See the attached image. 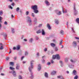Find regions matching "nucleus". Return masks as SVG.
<instances>
[{
    "label": "nucleus",
    "mask_w": 79,
    "mask_h": 79,
    "mask_svg": "<svg viewBox=\"0 0 79 79\" xmlns=\"http://www.w3.org/2000/svg\"><path fill=\"white\" fill-rule=\"evenodd\" d=\"M31 8L34 10V13H39V10H37V6L36 5L33 6L31 7Z\"/></svg>",
    "instance_id": "f257e3e1"
},
{
    "label": "nucleus",
    "mask_w": 79,
    "mask_h": 79,
    "mask_svg": "<svg viewBox=\"0 0 79 79\" xmlns=\"http://www.w3.org/2000/svg\"><path fill=\"white\" fill-rule=\"evenodd\" d=\"M34 61V60H32L30 62V66L29 67V70L31 73H32V69H33V63Z\"/></svg>",
    "instance_id": "f03ea898"
},
{
    "label": "nucleus",
    "mask_w": 79,
    "mask_h": 79,
    "mask_svg": "<svg viewBox=\"0 0 79 79\" xmlns=\"http://www.w3.org/2000/svg\"><path fill=\"white\" fill-rule=\"evenodd\" d=\"M52 58L53 60H55V59L60 60V56H59V55L58 54L53 55Z\"/></svg>",
    "instance_id": "7ed1b4c3"
},
{
    "label": "nucleus",
    "mask_w": 79,
    "mask_h": 79,
    "mask_svg": "<svg viewBox=\"0 0 79 79\" xmlns=\"http://www.w3.org/2000/svg\"><path fill=\"white\" fill-rule=\"evenodd\" d=\"M41 34L42 35H45V30L44 29H41Z\"/></svg>",
    "instance_id": "20e7f679"
},
{
    "label": "nucleus",
    "mask_w": 79,
    "mask_h": 79,
    "mask_svg": "<svg viewBox=\"0 0 79 79\" xmlns=\"http://www.w3.org/2000/svg\"><path fill=\"white\" fill-rule=\"evenodd\" d=\"M28 21V22H29L30 23H31V17H30L29 16H27L26 17Z\"/></svg>",
    "instance_id": "39448f33"
},
{
    "label": "nucleus",
    "mask_w": 79,
    "mask_h": 79,
    "mask_svg": "<svg viewBox=\"0 0 79 79\" xmlns=\"http://www.w3.org/2000/svg\"><path fill=\"white\" fill-rule=\"evenodd\" d=\"M20 48H21V46L19 45H18L16 47V50H20Z\"/></svg>",
    "instance_id": "423d86ee"
},
{
    "label": "nucleus",
    "mask_w": 79,
    "mask_h": 79,
    "mask_svg": "<svg viewBox=\"0 0 79 79\" xmlns=\"http://www.w3.org/2000/svg\"><path fill=\"white\" fill-rule=\"evenodd\" d=\"M72 44L73 47H76V46H77V43L76 41H73V43Z\"/></svg>",
    "instance_id": "0eeeda50"
},
{
    "label": "nucleus",
    "mask_w": 79,
    "mask_h": 79,
    "mask_svg": "<svg viewBox=\"0 0 79 79\" xmlns=\"http://www.w3.org/2000/svg\"><path fill=\"white\" fill-rule=\"evenodd\" d=\"M56 72L53 71L51 73V74L52 76L56 74Z\"/></svg>",
    "instance_id": "6e6552de"
},
{
    "label": "nucleus",
    "mask_w": 79,
    "mask_h": 79,
    "mask_svg": "<svg viewBox=\"0 0 79 79\" xmlns=\"http://www.w3.org/2000/svg\"><path fill=\"white\" fill-rule=\"evenodd\" d=\"M0 50H3V46L2 43H0Z\"/></svg>",
    "instance_id": "1a4fd4ad"
},
{
    "label": "nucleus",
    "mask_w": 79,
    "mask_h": 79,
    "mask_svg": "<svg viewBox=\"0 0 79 79\" xmlns=\"http://www.w3.org/2000/svg\"><path fill=\"white\" fill-rule=\"evenodd\" d=\"M45 4H46L47 6H49V5H50V3H49V2H48V1L45 0Z\"/></svg>",
    "instance_id": "9d476101"
},
{
    "label": "nucleus",
    "mask_w": 79,
    "mask_h": 79,
    "mask_svg": "<svg viewBox=\"0 0 79 79\" xmlns=\"http://www.w3.org/2000/svg\"><path fill=\"white\" fill-rule=\"evenodd\" d=\"M16 69H17L18 70H19V64H16Z\"/></svg>",
    "instance_id": "9b49d317"
},
{
    "label": "nucleus",
    "mask_w": 79,
    "mask_h": 79,
    "mask_svg": "<svg viewBox=\"0 0 79 79\" xmlns=\"http://www.w3.org/2000/svg\"><path fill=\"white\" fill-rule=\"evenodd\" d=\"M60 66L61 67H63V61L61 60L60 61Z\"/></svg>",
    "instance_id": "f8f14e48"
},
{
    "label": "nucleus",
    "mask_w": 79,
    "mask_h": 79,
    "mask_svg": "<svg viewBox=\"0 0 79 79\" xmlns=\"http://www.w3.org/2000/svg\"><path fill=\"white\" fill-rule=\"evenodd\" d=\"M47 27H48V29L50 30L51 29V27H50V25L48 23L47 24Z\"/></svg>",
    "instance_id": "ddd939ff"
},
{
    "label": "nucleus",
    "mask_w": 79,
    "mask_h": 79,
    "mask_svg": "<svg viewBox=\"0 0 79 79\" xmlns=\"http://www.w3.org/2000/svg\"><path fill=\"white\" fill-rule=\"evenodd\" d=\"M73 75H76V74H77V72H76V70H73Z\"/></svg>",
    "instance_id": "4468645a"
},
{
    "label": "nucleus",
    "mask_w": 79,
    "mask_h": 79,
    "mask_svg": "<svg viewBox=\"0 0 79 79\" xmlns=\"http://www.w3.org/2000/svg\"><path fill=\"white\" fill-rule=\"evenodd\" d=\"M13 75L15 77H16V72L15 71H13V72L12 73Z\"/></svg>",
    "instance_id": "2eb2a0df"
},
{
    "label": "nucleus",
    "mask_w": 79,
    "mask_h": 79,
    "mask_svg": "<svg viewBox=\"0 0 79 79\" xmlns=\"http://www.w3.org/2000/svg\"><path fill=\"white\" fill-rule=\"evenodd\" d=\"M38 67V71H39L41 69V66L40 65V64H39Z\"/></svg>",
    "instance_id": "dca6fc26"
},
{
    "label": "nucleus",
    "mask_w": 79,
    "mask_h": 79,
    "mask_svg": "<svg viewBox=\"0 0 79 79\" xmlns=\"http://www.w3.org/2000/svg\"><path fill=\"white\" fill-rule=\"evenodd\" d=\"M56 12L57 14V15H60V11L58 10H56Z\"/></svg>",
    "instance_id": "f3484780"
},
{
    "label": "nucleus",
    "mask_w": 79,
    "mask_h": 79,
    "mask_svg": "<svg viewBox=\"0 0 79 79\" xmlns=\"http://www.w3.org/2000/svg\"><path fill=\"white\" fill-rule=\"evenodd\" d=\"M44 76L45 77H48V74L47 72H45L44 73Z\"/></svg>",
    "instance_id": "a211bd4d"
},
{
    "label": "nucleus",
    "mask_w": 79,
    "mask_h": 79,
    "mask_svg": "<svg viewBox=\"0 0 79 79\" xmlns=\"http://www.w3.org/2000/svg\"><path fill=\"white\" fill-rule=\"evenodd\" d=\"M60 34H61V35H63L64 34V31H63L61 30L60 31Z\"/></svg>",
    "instance_id": "6ab92c4d"
},
{
    "label": "nucleus",
    "mask_w": 79,
    "mask_h": 79,
    "mask_svg": "<svg viewBox=\"0 0 79 79\" xmlns=\"http://www.w3.org/2000/svg\"><path fill=\"white\" fill-rule=\"evenodd\" d=\"M50 45L52 47H55V44L53 43H51Z\"/></svg>",
    "instance_id": "aec40b11"
},
{
    "label": "nucleus",
    "mask_w": 79,
    "mask_h": 79,
    "mask_svg": "<svg viewBox=\"0 0 79 79\" xmlns=\"http://www.w3.org/2000/svg\"><path fill=\"white\" fill-rule=\"evenodd\" d=\"M37 34H40V33H41V29L38 30L36 31Z\"/></svg>",
    "instance_id": "412c9836"
},
{
    "label": "nucleus",
    "mask_w": 79,
    "mask_h": 79,
    "mask_svg": "<svg viewBox=\"0 0 79 79\" xmlns=\"http://www.w3.org/2000/svg\"><path fill=\"white\" fill-rule=\"evenodd\" d=\"M33 41V38H31L30 39V40H29V42L30 43H32V42Z\"/></svg>",
    "instance_id": "4be33fe9"
},
{
    "label": "nucleus",
    "mask_w": 79,
    "mask_h": 79,
    "mask_svg": "<svg viewBox=\"0 0 79 79\" xmlns=\"http://www.w3.org/2000/svg\"><path fill=\"white\" fill-rule=\"evenodd\" d=\"M28 54H29V53H28V52H27V51H25V56H27Z\"/></svg>",
    "instance_id": "5701e85b"
},
{
    "label": "nucleus",
    "mask_w": 79,
    "mask_h": 79,
    "mask_svg": "<svg viewBox=\"0 0 79 79\" xmlns=\"http://www.w3.org/2000/svg\"><path fill=\"white\" fill-rule=\"evenodd\" d=\"M1 35H3L5 37H6L7 36V34L6 33H1Z\"/></svg>",
    "instance_id": "b1692460"
},
{
    "label": "nucleus",
    "mask_w": 79,
    "mask_h": 79,
    "mask_svg": "<svg viewBox=\"0 0 79 79\" xmlns=\"http://www.w3.org/2000/svg\"><path fill=\"white\" fill-rule=\"evenodd\" d=\"M30 79H33L34 78V76L32 75V73H31V76L30 77Z\"/></svg>",
    "instance_id": "393cba45"
},
{
    "label": "nucleus",
    "mask_w": 79,
    "mask_h": 79,
    "mask_svg": "<svg viewBox=\"0 0 79 79\" xmlns=\"http://www.w3.org/2000/svg\"><path fill=\"white\" fill-rule=\"evenodd\" d=\"M34 22L35 24H36V23H37V19H36V18H35L34 19Z\"/></svg>",
    "instance_id": "a878e982"
},
{
    "label": "nucleus",
    "mask_w": 79,
    "mask_h": 79,
    "mask_svg": "<svg viewBox=\"0 0 79 79\" xmlns=\"http://www.w3.org/2000/svg\"><path fill=\"white\" fill-rule=\"evenodd\" d=\"M10 69H11V70H12V71H14L15 70V68L13 67H10Z\"/></svg>",
    "instance_id": "bb28decb"
},
{
    "label": "nucleus",
    "mask_w": 79,
    "mask_h": 79,
    "mask_svg": "<svg viewBox=\"0 0 79 79\" xmlns=\"http://www.w3.org/2000/svg\"><path fill=\"white\" fill-rule=\"evenodd\" d=\"M76 21L77 22V23L79 24V18H78L76 19Z\"/></svg>",
    "instance_id": "cd10ccee"
},
{
    "label": "nucleus",
    "mask_w": 79,
    "mask_h": 79,
    "mask_svg": "<svg viewBox=\"0 0 79 79\" xmlns=\"http://www.w3.org/2000/svg\"><path fill=\"white\" fill-rule=\"evenodd\" d=\"M19 7H17L16 9V11L17 12H19Z\"/></svg>",
    "instance_id": "c85d7f7f"
},
{
    "label": "nucleus",
    "mask_w": 79,
    "mask_h": 79,
    "mask_svg": "<svg viewBox=\"0 0 79 79\" xmlns=\"http://www.w3.org/2000/svg\"><path fill=\"white\" fill-rule=\"evenodd\" d=\"M55 23L56 24H58V23H59L58 20H56L55 21Z\"/></svg>",
    "instance_id": "c756f323"
},
{
    "label": "nucleus",
    "mask_w": 79,
    "mask_h": 79,
    "mask_svg": "<svg viewBox=\"0 0 79 79\" xmlns=\"http://www.w3.org/2000/svg\"><path fill=\"white\" fill-rule=\"evenodd\" d=\"M3 19V18L2 17L0 16V23H2V20Z\"/></svg>",
    "instance_id": "7c9ffc66"
},
{
    "label": "nucleus",
    "mask_w": 79,
    "mask_h": 79,
    "mask_svg": "<svg viewBox=\"0 0 79 79\" xmlns=\"http://www.w3.org/2000/svg\"><path fill=\"white\" fill-rule=\"evenodd\" d=\"M55 50L56 52H57V51L58 50V48L57 47H55Z\"/></svg>",
    "instance_id": "2f4dec72"
},
{
    "label": "nucleus",
    "mask_w": 79,
    "mask_h": 79,
    "mask_svg": "<svg viewBox=\"0 0 79 79\" xmlns=\"http://www.w3.org/2000/svg\"><path fill=\"white\" fill-rule=\"evenodd\" d=\"M10 65H12V66H13V65H14V64L13 62H10Z\"/></svg>",
    "instance_id": "473e14b6"
},
{
    "label": "nucleus",
    "mask_w": 79,
    "mask_h": 79,
    "mask_svg": "<svg viewBox=\"0 0 79 79\" xmlns=\"http://www.w3.org/2000/svg\"><path fill=\"white\" fill-rule=\"evenodd\" d=\"M19 79H23L22 76H21V75H19Z\"/></svg>",
    "instance_id": "72a5a7b5"
},
{
    "label": "nucleus",
    "mask_w": 79,
    "mask_h": 79,
    "mask_svg": "<svg viewBox=\"0 0 79 79\" xmlns=\"http://www.w3.org/2000/svg\"><path fill=\"white\" fill-rule=\"evenodd\" d=\"M31 16L33 18H34L35 17V15H34V13H32Z\"/></svg>",
    "instance_id": "f704fd0d"
},
{
    "label": "nucleus",
    "mask_w": 79,
    "mask_h": 79,
    "mask_svg": "<svg viewBox=\"0 0 79 79\" xmlns=\"http://www.w3.org/2000/svg\"><path fill=\"white\" fill-rule=\"evenodd\" d=\"M65 61H66V62H68V58H66L65 59Z\"/></svg>",
    "instance_id": "c9c22d12"
},
{
    "label": "nucleus",
    "mask_w": 79,
    "mask_h": 79,
    "mask_svg": "<svg viewBox=\"0 0 79 79\" xmlns=\"http://www.w3.org/2000/svg\"><path fill=\"white\" fill-rule=\"evenodd\" d=\"M8 7L9 8H10V9H13V7H11V5H9L8 6Z\"/></svg>",
    "instance_id": "e433bc0d"
},
{
    "label": "nucleus",
    "mask_w": 79,
    "mask_h": 79,
    "mask_svg": "<svg viewBox=\"0 0 79 79\" xmlns=\"http://www.w3.org/2000/svg\"><path fill=\"white\" fill-rule=\"evenodd\" d=\"M62 12H63V13H64V8L63 6H62Z\"/></svg>",
    "instance_id": "4c0bfd02"
},
{
    "label": "nucleus",
    "mask_w": 79,
    "mask_h": 79,
    "mask_svg": "<svg viewBox=\"0 0 79 79\" xmlns=\"http://www.w3.org/2000/svg\"><path fill=\"white\" fill-rule=\"evenodd\" d=\"M70 61L72 62V63H75V62H76V61L73 60H71Z\"/></svg>",
    "instance_id": "58836bf2"
},
{
    "label": "nucleus",
    "mask_w": 79,
    "mask_h": 79,
    "mask_svg": "<svg viewBox=\"0 0 79 79\" xmlns=\"http://www.w3.org/2000/svg\"><path fill=\"white\" fill-rule=\"evenodd\" d=\"M77 78H78V76L77 75H76L74 77V79H77Z\"/></svg>",
    "instance_id": "ea45409f"
},
{
    "label": "nucleus",
    "mask_w": 79,
    "mask_h": 79,
    "mask_svg": "<svg viewBox=\"0 0 79 79\" xmlns=\"http://www.w3.org/2000/svg\"><path fill=\"white\" fill-rule=\"evenodd\" d=\"M15 29L14 28H12V33H15Z\"/></svg>",
    "instance_id": "a19ab883"
},
{
    "label": "nucleus",
    "mask_w": 79,
    "mask_h": 79,
    "mask_svg": "<svg viewBox=\"0 0 79 79\" xmlns=\"http://www.w3.org/2000/svg\"><path fill=\"white\" fill-rule=\"evenodd\" d=\"M62 42H63V40H60V45H61V44H62Z\"/></svg>",
    "instance_id": "79ce46f5"
},
{
    "label": "nucleus",
    "mask_w": 79,
    "mask_h": 79,
    "mask_svg": "<svg viewBox=\"0 0 79 79\" xmlns=\"http://www.w3.org/2000/svg\"><path fill=\"white\" fill-rule=\"evenodd\" d=\"M73 10H74V11L76 12V7H75V6H74L73 8Z\"/></svg>",
    "instance_id": "37998d69"
},
{
    "label": "nucleus",
    "mask_w": 79,
    "mask_h": 79,
    "mask_svg": "<svg viewBox=\"0 0 79 79\" xmlns=\"http://www.w3.org/2000/svg\"><path fill=\"white\" fill-rule=\"evenodd\" d=\"M60 79H64V78L62 76H60Z\"/></svg>",
    "instance_id": "c03bdc74"
},
{
    "label": "nucleus",
    "mask_w": 79,
    "mask_h": 79,
    "mask_svg": "<svg viewBox=\"0 0 79 79\" xmlns=\"http://www.w3.org/2000/svg\"><path fill=\"white\" fill-rule=\"evenodd\" d=\"M4 24L5 25H7V24H8V23H7V22L6 21H5L4 23Z\"/></svg>",
    "instance_id": "a18cd8bd"
},
{
    "label": "nucleus",
    "mask_w": 79,
    "mask_h": 79,
    "mask_svg": "<svg viewBox=\"0 0 79 79\" xmlns=\"http://www.w3.org/2000/svg\"><path fill=\"white\" fill-rule=\"evenodd\" d=\"M11 5L12 6H15V3H12L11 4Z\"/></svg>",
    "instance_id": "49530a36"
},
{
    "label": "nucleus",
    "mask_w": 79,
    "mask_h": 79,
    "mask_svg": "<svg viewBox=\"0 0 79 79\" xmlns=\"http://www.w3.org/2000/svg\"><path fill=\"white\" fill-rule=\"evenodd\" d=\"M29 12L28 11L26 12V15H29Z\"/></svg>",
    "instance_id": "de8ad7c7"
},
{
    "label": "nucleus",
    "mask_w": 79,
    "mask_h": 79,
    "mask_svg": "<svg viewBox=\"0 0 79 79\" xmlns=\"http://www.w3.org/2000/svg\"><path fill=\"white\" fill-rule=\"evenodd\" d=\"M3 14L2 11H0V15H2Z\"/></svg>",
    "instance_id": "09e8293b"
},
{
    "label": "nucleus",
    "mask_w": 79,
    "mask_h": 79,
    "mask_svg": "<svg viewBox=\"0 0 79 79\" xmlns=\"http://www.w3.org/2000/svg\"><path fill=\"white\" fill-rule=\"evenodd\" d=\"M13 50H16V48L15 47H14Z\"/></svg>",
    "instance_id": "8fccbe9b"
},
{
    "label": "nucleus",
    "mask_w": 79,
    "mask_h": 79,
    "mask_svg": "<svg viewBox=\"0 0 79 79\" xmlns=\"http://www.w3.org/2000/svg\"><path fill=\"white\" fill-rule=\"evenodd\" d=\"M50 64H51L50 62H48L47 63V65H50Z\"/></svg>",
    "instance_id": "3c124183"
},
{
    "label": "nucleus",
    "mask_w": 79,
    "mask_h": 79,
    "mask_svg": "<svg viewBox=\"0 0 79 79\" xmlns=\"http://www.w3.org/2000/svg\"><path fill=\"white\" fill-rule=\"evenodd\" d=\"M42 24H40L39 26V27H42Z\"/></svg>",
    "instance_id": "603ef678"
},
{
    "label": "nucleus",
    "mask_w": 79,
    "mask_h": 79,
    "mask_svg": "<svg viewBox=\"0 0 79 79\" xmlns=\"http://www.w3.org/2000/svg\"><path fill=\"white\" fill-rule=\"evenodd\" d=\"M75 38L76 39H78V40H79V38L77 37H75Z\"/></svg>",
    "instance_id": "864d4df0"
},
{
    "label": "nucleus",
    "mask_w": 79,
    "mask_h": 79,
    "mask_svg": "<svg viewBox=\"0 0 79 79\" xmlns=\"http://www.w3.org/2000/svg\"><path fill=\"white\" fill-rule=\"evenodd\" d=\"M43 63H45V60L44 59H43L42 61Z\"/></svg>",
    "instance_id": "5fc2aeb1"
},
{
    "label": "nucleus",
    "mask_w": 79,
    "mask_h": 79,
    "mask_svg": "<svg viewBox=\"0 0 79 79\" xmlns=\"http://www.w3.org/2000/svg\"><path fill=\"white\" fill-rule=\"evenodd\" d=\"M72 31H73V33H75V31H74V29H73V28H72Z\"/></svg>",
    "instance_id": "6e6d98bb"
},
{
    "label": "nucleus",
    "mask_w": 79,
    "mask_h": 79,
    "mask_svg": "<svg viewBox=\"0 0 79 79\" xmlns=\"http://www.w3.org/2000/svg\"><path fill=\"white\" fill-rule=\"evenodd\" d=\"M51 62L52 63V64L54 63V61H53V60H51Z\"/></svg>",
    "instance_id": "4d7b16f0"
},
{
    "label": "nucleus",
    "mask_w": 79,
    "mask_h": 79,
    "mask_svg": "<svg viewBox=\"0 0 79 79\" xmlns=\"http://www.w3.org/2000/svg\"><path fill=\"white\" fill-rule=\"evenodd\" d=\"M47 48H45L44 49V52H46V51H47Z\"/></svg>",
    "instance_id": "13d9d810"
},
{
    "label": "nucleus",
    "mask_w": 79,
    "mask_h": 79,
    "mask_svg": "<svg viewBox=\"0 0 79 79\" xmlns=\"http://www.w3.org/2000/svg\"><path fill=\"white\" fill-rule=\"evenodd\" d=\"M24 58V56H22L21 58V60H22Z\"/></svg>",
    "instance_id": "bf43d9fd"
},
{
    "label": "nucleus",
    "mask_w": 79,
    "mask_h": 79,
    "mask_svg": "<svg viewBox=\"0 0 79 79\" xmlns=\"http://www.w3.org/2000/svg\"><path fill=\"white\" fill-rule=\"evenodd\" d=\"M2 28V24L1 23H0V29Z\"/></svg>",
    "instance_id": "052dcab7"
},
{
    "label": "nucleus",
    "mask_w": 79,
    "mask_h": 79,
    "mask_svg": "<svg viewBox=\"0 0 79 79\" xmlns=\"http://www.w3.org/2000/svg\"><path fill=\"white\" fill-rule=\"evenodd\" d=\"M37 56H39V52H37Z\"/></svg>",
    "instance_id": "680f3d73"
},
{
    "label": "nucleus",
    "mask_w": 79,
    "mask_h": 79,
    "mask_svg": "<svg viewBox=\"0 0 79 79\" xmlns=\"http://www.w3.org/2000/svg\"><path fill=\"white\" fill-rule=\"evenodd\" d=\"M11 17L12 18H14V16H13V15H11Z\"/></svg>",
    "instance_id": "e2e57ef3"
},
{
    "label": "nucleus",
    "mask_w": 79,
    "mask_h": 79,
    "mask_svg": "<svg viewBox=\"0 0 79 79\" xmlns=\"http://www.w3.org/2000/svg\"><path fill=\"white\" fill-rule=\"evenodd\" d=\"M36 40H38V39H39V38L38 37H36Z\"/></svg>",
    "instance_id": "0e129e2a"
},
{
    "label": "nucleus",
    "mask_w": 79,
    "mask_h": 79,
    "mask_svg": "<svg viewBox=\"0 0 79 79\" xmlns=\"http://www.w3.org/2000/svg\"><path fill=\"white\" fill-rule=\"evenodd\" d=\"M9 59L10 58L9 57H7L6 59L7 60H9Z\"/></svg>",
    "instance_id": "69168bd1"
},
{
    "label": "nucleus",
    "mask_w": 79,
    "mask_h": 79,
    "mask_svg": "<svg viewBox=\"0 0 79 79\" xmlns=\"http://www.w3.org/2000/svg\"><path fill=\"white\" fill-rule=\"evenodd\" d=\"M26 62L25 61H23V64H24V63H26Z\"/></svg>",
    "instance_id": "338daca9"
},
{
    "label": "nucleus",
    "mask_w": 79,
    "mask_h": 79,
    "mask_svg": "<svg viewBox=\"0 0 79 79\" xmlns=\"http://www.w3.org/2000/svg\"><path fill=\"white\" fill-rule=\"evenodd\" d=\"M1 76H4V74H3V73H1Z\"/></svg>",
    "instance_id": "774afa93"
}]
</instances>
